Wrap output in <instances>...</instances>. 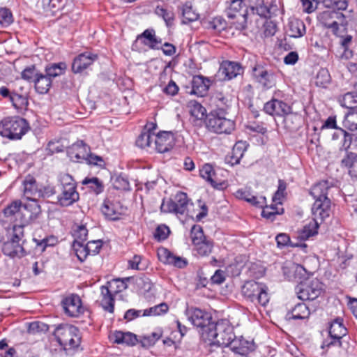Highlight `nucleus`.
<instances>
[{
	"mask_svg": "<svg viewBox=\"0 0 357 357\" xmlns=\"http://www.w3.org/2000/svg\"><path fill=\"white\" fill-rule=\"evenodd\" d=\"M327 181H322L314 185L310 191V195L315 199L312 207V220L305 225L298 231L297 238L306 241L310 237L317 234L319 224L330 215L331 200L328 198V191L330 189Z\"/></svg>",
	"mask_w": 357,
	"mask_h": 357,
	"instance_id": "nucleus-1",
	"label": "nucleus"
},
{
	"mask_svg": "<svg viewBox=\"0 0 357 357\" xmlns=\"http://www.w3.org/2000/svg\"><path fill=\"white\" fill-rule=\"evenodd\" d=\"M311 260H307L304 262V265L296 264L295 266V273L300 275L303 278H306L302 281L296 288L298 298L303 301H313L319 297L323 290V284L317 278L311 280L307 278L312 275L316 267H310L309 264ZM316 264V260H312Z\"/></svg>",
	"mask_w": 357,
	"mask_h": 357,
	"instance_id": "nucleus-2",
	"label": "nucleus"
},
{
	"mask_svg": "<svg viewBox=\"0 0 357 357\" xmlns=\"http://www.w3.org/2000/svg\"><path fill=\"white\" fill-rule=\"evenodd\" d=\"M234 328L227 319H220L213 322L207 333H203V340L210 345L226 347L231 343V340L235 337Z\"/></svg>",
	"mask_w": 357,
	"mask_h": 357,
	"instance_id": "nucleus-3",
	"label": "nucleus"
},
{
	"mask_svg": "<svg viewBox=\"0 0 357 357\" xmlns=\"http://www.w3.org/2000/svg\"><path fill=\"white\" fill-rule=\"evenodd\" d=\"M54 335L65 350L77 348L80 344L79 331L73 325H59L54 329Z\"/></svg>",
	"mask_w": 357,
	"mask_h": 357,
	"instance_id": "nucleus-4",
	"label": "nucleus"
},
{
	"mask_svg": "<svg viewBox=\"0 0 357 357\" xmlns=\"http://www.w3.org/2000/svg\"><path fill=\"white\" fill-rule=\"evenodd\" d=\"M28 129L26 121L18 116L7 117L0 122V135L11 139H21Z\"/></svg>",
	"mask_w": 357,
	"mask_h": 357,
	"instance_id": "nucleus-5",
	"label": "nucleus"
},
{
	"mask_svg": "<svg viewBox=\"0 0 357 357\" xmlns=\"http://www.w3.org/2000/svg\"><path fill=\"white\" fill-rule=\"evenodd\" d=\"M227 114L211 111L206 115L207 128L217 134H231L234 130L236 124L233 120L226 117Z\"/></svg>",
	"mask_w": 357,
	"mask_h": 357,
	"instance_id": "nucleus-6",
	"label": "nucleus"
},
{
	"mask_svg": "<svg viewBox=\"0 0 357 357\" xmlns=\"http://www.w3.org/2000/svg\"><path fill=\"white\" fill-rule=\"evenodd\" d=\"M241 291L243 295L255 304L265 306L269 301L267 287L262 283L248 281L242 287Z\"/></svg>",
	"mask_w": 357,
	"mask_h": 357,
	"instance_id": "nucleus-7",
	"label": "nucleus"
},
{
	"mask_svg": "<svg viewBox=\"0 0 357 357\" xmlns=\"http://www.w3.org/2000/svg\"><path fill=\"white\" fill-rule=\"evenodd\" d=\"M24 237V225H14L12 237L10 241L4 242L1 247L3 253L11 258L22 257L24 250L20 241Z\"/></svg>",
	"mask_w": 357,
	"mask_h": 357,
	"instance_id": "nucleus-8",
	"label": "nucleus"
},
{
	"mask_svg": "<svg viewBox=\"0 0 357 357\" xmlns=\"http://www.w3.org/2000/svg\"><path fill=\"white\" fill-rule=\"evenodd\" d=\"M185 314L192 325L199 328V332L203 340V333H207V329H210L213 324L211 316L208 312L193 307H188Z\"/></svg>",
	"mask_w": 357,
	"mask_h": 357,
	"instance_id": "nucleus-9",
	"label": "nucleus"
},
{
	"mask_svg": "<svg viewBox=\"0 0 357 357\" xmlns=\"http://www.w3.org/2000/svg\"><path fill=\"white\" fill-rule=\"evenodd\" d=\"M189 202L190 199L185 192H178L173 199L162 201L160 210L163 213L183 215L188 210Z\"/></svg>",
	"mask_w": 357,
	"mask_h": 357,
	"instance_id": "nucleus-10",
	"label": "nucleus"
},
{
	"mask_svg": "<svg viewBox=\"0 0 357 357\" xmlns=\"http://www.w3.org/2000/svg\"><path fill=\"white\" fill-rule=\"evenodd\" d=\"M252 76L263 91L269 90L276 85L277 77L275 73L262 65L257 64L253 67Z\"/></svg>",
	"mask_w": 357,
	"mask_h": 357,
	"instance_id": "nucleus-11",
	"label": "nucleus"
},
{
	"mask_svg": "<svg viewBox=\"0 0 357 357\" xmlns=\"http://www.w3.org/2000/svg\"><path fill=\"white\" fill-rule=\"evenodd\" d=\"M326 27L331 29L332 32L340 38L339 43L342 50V58L349 59L353 56V52L351 50L352 46L353 37L351 35L341 36L339 33V24L336 21L331 23H325Z\"/></svg>",
	"mask_w": 357,
	"mask_h": 357,
	"instance_id": "nucleus-12",
	"label": "nucleus"
},
{
	"mask_svg": "<svg viewBox=\"0 0 357 357\" xmlns=\"http://www.w3.org/2000/svg\"><path fill=\"white\" fill-rule=\"evenodd\" d=\"M61 305L64 312L70 317H77L84 312L80 297L71 294L62 300Z\"/></svg>",
	"mask_w": 357,
	"mask_h": 357,
	"instance_id": "nucleus-13",
	"label": "nucleus"
},
{
	"mask_svg": "<svg viewBox=\"0 0 357 357\" xmlns=\"http://www.w3.org/2000/svg\"><path fill=\"white\" fill-rule=\"evenodd\" d=\"M40 213L41 208L38 199H28V202L22 204V223L29 224L38 218Z\"/></svg>",
	"mask_w": 357,
	"mask_h": 357,
	"instance_id": "nucleus-14",
	"label": "nucleus"
},
{
	"mask_svg": "<svg viewBox=\"0 0 357 357\" xmlns=\"http://www.w3.org/2000/svg\"><path fill=\"white\" fill-rule=\"evenodd\" d=\"M291 107L286 102L273 98L270 101L265 103L264 111L271 116H284L290 113Z\"/></svg>",
	"mask_w": 357,
	"mask_h": 357,
	"instance_id": "nucleus-15",
	"label": "nucleus"
},
{
	"mask_svg": "<svg viewBox=\"0 0 357 357\" xmlns=\"http://www.w3.org/2000/svg\"><path fill=\"white\" fill-rule=\"evenodd\" d=\"M155 149L158 153H165L171 150L175 144L174 134L171 132H161L155 135Z\"/></svg>",
	"mask_w": 357,
	"mask_h": 357,
	"instance_id": "nucleus-16",
	"label": "nucleus"
},
{
	"mask_svg": "<svg viewBox=\"0 0 357 357\" xmlns=\"http://www.w3.org/2000/svg\"><path fill=\"white\" fill-rule=\"evenodd\" d=\"M243 73V70L238 63L229 61H223L218 70L219 75L222 76L225 81L231 80Z\"/></svg>",
	"mask_w": 357,
	"mask_h": 357,
	"instance_id": "nucleus-17",
	"label": "nucleus"
},
{
	"mask_svg": "<svg viewBox=\"0 0 357 357\" xmlns=\"http://www.w3.org/2000/svg\"><path fill=\"white\" fill-rule=\"evenodd\" d=\"M347 328L339 320H335L330 326L329 335L331 340L327 343V347L338 346L341 347V339L346 335Z\"/></svg>",
	"mask_w": 357,
	"mask_h": 357,
	"instance_id": "nucleus-18",
	"label": "nucleus"
},
{
	"mask_svg": "<svg viewBox=\"0 0 357 357\" xmlns=\"http://www.w3.org/2000/svg\"><path fill=\"white\" fill-rule=\"evenodd\" d=\"M79 199V194L75 188H61V192L56 197V204L62 207H67L77 202Z\"/></svg>",
	"mask_w": 357,
	"mask_h": 357,
	"instance_id": "nucleus-19",
	"label": "nucleus"
},
{
	"mask_svg": "<svg viewBox=\"0 0 357 357\" xmlns=\"http://www.w3.org/2000/svg\"><path fill=\"white\" fill-rule=\"evenodd\" d=\"M96 59L97 56L90 52L80 54L75 58L72 64V70L75 73H82L92 65Z\"/></svg>",
	"mask_w": 357,
	"mask_h": 357,
	"instance_id": "nucleus-20",
	"label": "nucleus"
},
{
	"mask_svg": "<svg viewBox=\"0 0 357 357\" xmlns=\"http://www.w3.org/2000/svg\"><path fill=\"white\" fill-rule=\"evenodd\" d=\"M140 42L152 50H159L162 39L155 35L153 29H146L137 38L136 43Z\"/></svg>",
	"mask_w": 357,
	"mask_h": 357,
	"instance_id": "nucleus-21",
	"label": "nucleus"
},
{
	"mask_svg": "<svg viewBox=\"0 0 357 357\" xmlns=\"http://www.w3.org/2000/svg\"><path fill=\"white\" fill-rule=\"evenodd\" d=\"M210 105L213 107L211 111L227 114V110L229 107V100L222 92L215 91L210 98Z\"/></svg>",
	"mask_w": 357,
	"mask_h": 357,
	"instance_id": "nucleus-22",
	"label": "nucleus"
},
{
	"mask_svg": "<svg viewBox=\"0 0 357 357\" xmlns=\"http://www.w3.org/2000/svg\"><path fill=\"white\" fill-rule=\"evenodd\" d=\"M158 256L162 263L173 265L177 268H182L187 265V261L183 258L174 256L166 248L159 249Z\"/></svg>",
	"mask_w": 357,
	"mask_h": 357,
	"instance_id": "nucleus-23",
	"label": "nucleus"
},
{
	"mask_svg": "<svg viewBox=\"0 0 357 357\" xmlns=\"http://www.w3.org/2000/svg\"><path fill=\"white\" fill-rule=\"evenodd\" d=\"M211 82L209 78L203 75H195L192 80V93L197 96H204L211 86Z\"/></svg>",
	"mask_w": 357,
	"mask_h": 357,
	"instance_id": "nucleus-24",
	"label": "nucleus"
},
{
	"mask_svg": "<svg viewBox=\"0 0 357 357\" xmlns=\"http://www.w3.org/2000/svg\"><path fill=\"white\" fill-rule=\"evenodd\" d=\"M227 347H230L231 350L234 353L245 356L252 350V344L249 341L243 338V337L237 338L235 336L234 339L231 340V343Z\"/></svg>",
	"mask_w": 357,
	"mask_h": 357,
	"instance_id": "nucleus-25",
	"label": "nucleus"
},
{
	"mask_svg": "<svg viewBox=\"0 0 357 357\" xmlns=\"http://www.w3.org/2000/svg\"><path fill=\"white\" fill-rule=\"evenodd\" d=\"M23 183L24 195L27 199H38L40 198V188L38 187L33 177L31 176L26 177Z\"/></svg>",
	"mask_w": 357,
	"mask_h": 357,
	"instance_id": "nucleus-26",
	"label": "nucleus"
},
{
	"mask_svg": "<svg viewBox=\"0 0 357 357\" xmlns=\"http://www.w3.org/2000/svg\"><path fill=\"white\" fill-rule=\"evenodd\" d=\"M246 149L247 145L245 142H236L234 146L231 153L227 155V162L231 164V165L238 164L240 162L241 159L243 158Z\"/></svg>",
	"mask_w": 357,
	"mask_h": 357,
	"instance_id": "nucleus-27",
	"label": "nucleus"
},
{
	"mask_svg": "<svg viewBox=\"0 0 357 357\" xmlns=\"http://www.w3.org/2000/svg\"><path fill=\"white\" fill-rule=\"evenodd\" d=\"M342 165L348 169L349 176L357 181V153L349 152L341 161Z\"/></svg>",
	"mask_w": 357,
	"mask_h": 357,
	"instance_id": "nucleus-28",
	"label": "nucleus"
},
{
	"mask_svg": "<svg viewBox=\"0 0 357 357\" xmlns=\"http://www.w3.org/2000/svg\"><path fill=\"white\" fill-rule=\"evenodd\" d=\"M52 80L45 74L39 73L36 75L33 79V83L36 91L40 94H45L48 92L52 85Z\"/></svg>",
	"mask_w": 357,
	"mask_h": 357,
	"instance_id": "nucleus-29",
	"label": "nucleus"
},
{
	"mask_svg": "<svg viewBox=\"0 0 357 357\" xmlns=\"http://www.w3.org/2000/svg\"><path fill=\"white\" fill-rule=\"evenodd\" d=\"M243 8L242 0H232L227 10V15L228 17L231 19L238 17L245 18L248 15V10H243Z\"/></svg>",
	"mask_w": 357,
	"mask_h": 357,
	"instance_id": "nucleus-30",
	"label": "nucleus"
},
{
	"mask_svg": "<svg viewBox=\"0 0 357 357\" xmlns=\"http://www.w3.org/2000/svg\"><path fill=\"white\" fill-rule=\"evenodd\" d=\"M248 3V8L255 14L266 17L269 14V9L264 5V0H245Z\"/></svg>",
	"mask_w": 357,
	"mask_h": 357,
	"instance_id": "nucleus-31",
	"label": "nucleus"
},
{
	"mask_svg": "<svg viewBox=\"0 0 357 357\" xmlns=\"http://www.w3.org/2000/svg\"><path fill=\"white\" fill-rule=\"evenodd\" d=\"M101 306L105 311L112 313L114 310V298L107 287H101Z\"/></svg>",
	"mask_w": 357,
	"mask_h": 357,
	"instance_id": "nucleus-32",
	"label": "nucleus"
},
{
	"mask_svg": "<svg viewBox=\"0 0 357 357\" xmlns=\"http://www.w3.org/2000/svg\"><path fill=\"white\" fill-rule=\"evenodd\" d=\"M284 125L290 132L296 131L301 124V116L291 111L284 116Z\"/></svg>",
	"mask_w": 357,
	"mask_h": 357,
	"instance_id": "nucleus-33",
	"label": "nucleus"
},
{
	"mask_svg": "<svg viewBox=\"0 0 357 357\" xmlns=\"http://www.w3.org/2000/svg\"><path fill=\"white\" fill-rule=\"evenodd\" d=\"M89 147L83 142V141L78 142L74 144L70 150L71 158H75L77 160H85L88 155Z\"/></svg>",
	"mask_w": 357,
	"mask_h": 357,
	"instance_id": "nucleus-34",
	"label": "nucleus"
},
{
	"mask_svg": "<svg viewBox=\"0 0 357 357\" xmlns=\"http://www.w3.org/2000/svg\"><path fill=\"white\" fill-rule=\"evenodd\" d=\"M310 313L308 307L303 303H299L287 314V316L289 319H304L309 317Z\"/></svg>",
	"mask_w": 357,
	"mask_h": 357,
	"instance_id": "nucleus-35",
	"label": "nucleus"
},
{
	"mask_svg": "<svg viewBox=\"0 0 357 357\" xmlns=\"http://www.w3.org/2000/svg\"><path fill=\"white\" fill-rule=\"evenodd\" d=\"M289 36L291 38H300L305 34L306 28L303 22L294 20L289 23Z\"/></svg>",
	"mask_w": 357,
	"mask_h": 357,
	"instance_id": "nucleus-36",
	"label": "nucleus"
},
{
	"mask_svg": "<svg viewBox=\"0 0 357 357\" xmlns=\"http://www.w3.org/2000/svg\"><path fill=\"white\" fill-rule=\"evenodd\" d=\"M102 212L104 215L112 220H117L121 212L119 211L118 205L109 201H105L102 207Z\"/></svg>",
	"mask_w": 357,
	"mask_h": 357,
	"instance_id": "nucleus-37",
	"label": "nucleus"
},
{
	"mask_svg": "<svg viewBox=\"0 0 357 357\" xmlns=\"http://www.w3.org/2000/svg\"><path fill=\"white\" fill-rule=\"evenodd\" d=\"M82 183L96 195H99L104 190L102 181L97 177H86L82 181Z\"/></svg>",
	"mask_w": 357,
	"mask_h": 357,
	"instance_id": "nucleus-38",
	"label": "nucleus"
},
{
	"mask_svg": "<svg viewBox=\"0 0 357 357\" xmlns=\"http://www.w3.org/2000/svg\"><path fill=\"white\" fill-rule=\"evenodd\" d=\"M341 106L347 108L349 111H356L357 108V93H346L342 98L340 99Z\"/></svg>",
	"mask_w": 357,
	"mask_h": 357,
	"instance_id": "nucleus-39",
	"label": "nucleus"
},
{
	"mask_svg": "<svg viewBox=\"0 0 357 357\" xmlns=\"http://www.w3.org/2000/svg\"><path fill=\"white\" fill-rule=\"evenodd\" d=\"M40 3L45 12L54 15L63 6V0H40Z\"/></svg>",
	"mask_w": 357,
	"mask_h": 357,
	"instance_id": "nucleus-40",
	"label": "nucleus"
},
{
	"mask_svg": "<svg viewBox=\"0 0 357 357\" xmlns=\"http://www.w3.org/2000/svg\"><path fill=\"white\" fill-rule=\"evenodd\" d=\"M3 213L6 217L17 218V216L22 215V202L20 200H15L12 202L3 210ZM22 216H20L21 218Z\"/></svg>",
	"mask_w": 357,
	"mask_h": 357,
	"instance_id": "nucleus-41",
	"label": "nucleus"
},
{
	"mask_svg": "<svg viewBox=\"0 0 357 357\" xmlns=\"http://www.w3.org/2000/svg\"><path fill=\"white\" fill-rule=\"evenodd\" d=\"M66 68V66L65 63L63 62L52 63L50 66H46L45 75L52 80V78L62 75L64 73Z\"/></svg>",
	"mask_w": 357,
	"mask_h": 357,
	"instance_id": "nucleus-42",
	"label": "nucleus"
},
{
	"mask_svg": "<svg viewBox=\"0 0 357 357\" xmlns=\"http://www.w3.org/2000/svg\"><path fill=\"white\" fill-rule=\"evenodd\" d=\"M343 126L350 131L357 132V111H349L345 114Z\"/></svg>",
	"mask_w": 357,
	"mask_h": 357,
	"instance_id": "nucleus-43",
	"label": "nucleus"
},
{
	"mask_svg": "<svg viewBox=\"0 0 357 357\" xmlns=\"http://www.w3.org/2000/svg\"><path fill=\"white\" fill-rule=\"evenodd\" d=\"M13 106L18 111L26 110L28 106V99L26 96L13 93L10 100Z\"/></svg>",
	"mask_w": 357,
	"mask_h": 357,
	"instance_id": "nucleus-44",
	"label": "nucleus"
},
{
	"mask_svg": "<svg viewBox=\"0 0 357 357\" xmlns=\"http://www.w3.org/2000/svg\"><path fill=\"white\" fill-rule=\"evenodd\" d=\"M155 133L151 132H142L136 140V145L142 149L151 146V143L154 140Z\"/></svg>",
	"mask_w": 357,
	"mask_h": 357,
	"instance_id": "nucleus-45",
	"label": "nucleus"
},
{
	"mask_svg": "<svg viewBox=\"0 0 357 357\" xmlns=\"http://www.w3.org/2000/svg\"><path fill=\"white\" fill-rule=\"evenodd\" d=\"M155 13L164 20L167 26H169L173 24L174 15L171 9L158 6L155 8Z\"/></svg>",
	"mask_w": 357,
	"mask_h": 357,
	"instance_id": "nucleus-46",
	"label": "nucleus"
},
{
	"mask_svg": "<svg viewBox=\"0 0 357 357\" xmlns=\"http://www.w3.org/2000/svg\"><path fill=\"white\" fill-rule=\"evenodd\" d=\"M169 307L166 303H162L143 310L142 316H159L167 312Z\"/></svg>",
	"mask_w": 357,
	"mask_h": 357,
	"instance_id": "nucleus-47",
	"label": "nucleus"
},
{
	"mask_svg": "<svg viewBox=\"0 0 357 357\" xmlns=\"http://www.w3.org/2000/svg\"><path fill=\"white\" fill-rule=\"evenodd\" d=\"M188 107L191 115L197 119H202L206 116V109L197 101H190Z\"/></svg>",
	"mask_w": 357,
	"mask_h": 357,
	"instance_id": "nucleus-48",
	"label": "nucleus"
},
{
	"mask_svg": "<svg viewBox=\"0 0 357 357\" xmlns=\"http://www.w3.org/2000/svg\"><path fill=\"white\" fill-rule=\"evenodd\" d=\"M324 7L344 10L348 6L347 0H319Z\"/></svg>",
	"mask_w": 357,
	"mask_h": 357,
	"instance_id": "nucleus-49",
	"label": "nucleus"
},
{
	"mask_svg": "<svg viewBox=\"0 0 357 357\" xmlns=\"http://www.w3.org/2000/svg\"><path fill=\"white\" fill-rule=\"evenodd\" d=\"M331 82V75L326 68H321L317 74L315 83L317 86L326 87Z\"/></svg>",
	"mask_w": 357,
	"mask_h": 357,
	"instance_id": "nucleus-50",
	"label": "nucleus"
},
{
	"mask_svg": "<svg viewBox=\"0 0 357 357\" xmlns=\"http://www.w3.org/2000/svg\"><path fill=\"white\" fill-rule=\"evenodd\" d=\"M190 237L195 246L206 240L204 235L203 229L199 225H194L191 228Z\"/></svg>",
	"mask_w": 357,
	"mask_h": 357,
	"instance_id": "nucleus-51",
	"label": "nucleus"
},
{
	"mask_svg": "<svg viewBox=\"0 0 357 357\" xmlns=\"http://www.w3.org/2000/svg\"><path fill=\"white\" fill-rule=\"evenodd\" d=\"M183 23L187 24L197 20L198 15L192 10V6L185 4L182 8Z\"/></svg>",
	"mask_w": 357,
	"mask_h": 357,
	"instance_id": "nucleus-52",
	"label": "nucleus"
},
{
	"mask_svg": "<svg viewBox=\"0 0 357 357\" xmlns=\"http://www.w3.org/2000/svg\"><path fill=\"white\" fill-rule=\"evenodd\" d=\"M13 22V16L10 9L7 8H0V24L3 27H7Z\"/></svg>",
	"mask_w": 357,
	"mask_h": 357,
	"instance_id": "nucleus-53",
	"label": "nucleus"
},
{
	"mask_svg": "<svg viewBox=\"0 0 357 357\" xmlns=\"http://www.w3.org/2000/svg\"><path fill=\"white\" fill-rule=\"evenodd\" d=\"M215 174L213 167L209 164H205L200 169V176L212 185H215L216 182L213 180V176Z\"/></svg>",
	"mask_w": 357,
	"mask_h": 357,
	"instance_id": "nucleus-54",
	"label": "nucleus"
},
{
	"mask_svg": "<svg viewBox=\"0 0 357 357\" xmlns=\"http://www.w3.org/2000/svg\"><path fill=\"white\" fill-rule=\"evenodd\" d=\"M284 209L282 208L281 211L278 210V207L274 205L270 206H266L263 208L261 215L271 220H273L275 215L283 213Z\"/></svg>",
	"mask_w": 357,
	"mask_h": 357,
	"instance_id": "nucleus-55",
	"label": "nucleus"
},
{
	"mask_svg": "<svg viewBox=\"0 0 357 357\" xmlns=\"http://www.w3.org/2000/svg\"><path fill=\"white\" fill-rule=\"evenodd\" d=\"M88 230L84 225L78 226L74 231L75 240L73 243H84L86 240Z\"/></svg>",
	"mask_w": 357,
	"mask_h": 357,
	"instance_id": "nucleus-56",
	"label": "nucleus"
},
{
	"mask_svg": "<svg viewBox=\"0 0 357 357\" xmlns=\"http://www.w3.org/2000/svg\"><path fill=\"white\" fill-rule=\"evenodd\" d=\"M113 186L116 190H130V183L127 178L120 175L116 177L113 181Z\"/></svg>",
	"mask_w": 357,
	"mask_h": 357,
	"instance_id": "nucleus-57",
	"label": "nucleus"
},
{
	"mask_svg": "<svg viewBox=\"0 0 357 357\" xmlns=\"http://www.w3.org/2000/svg\"><path fill=\"white\" fill-rule=\"evenodd\" d=\"M197 254L201 256L208 255L212 250L213 244L209 241H204L195 245Z\"/></svg>",
	"mask_w": 357,
	"mask_h": 357,
	"instance_id": "nucleus-58",
	"label": "nucleus"
},
{
	"mask_svg": "<svg viewBox=\"0 0 357 357\" xmlns=\"http://www.w3.org/2000/svg\"><path fill=\"white\" fill-rule=\"evenodd\" d=\"M61 188H75L76 182L69 174H61L59 176Z\"/></svg>",
	"mask_w": 357,
	"mask_h": 357,
	"instance_id": "nucleus-59",
	"label": "nucleus"
},
{
	"mask_svg": "<svg viewBox=\"0 0 357 357\" xmlns=\"http://www.w3.org/2000/svg\"><path fill=\"white\" fill-rule=\"evenodd\" d=\"M73 249L75 254L80 261H84L86 257L89 255L86 245L84 243H73Z\"/></svg>",
	"mask_w": 357,
	"mask_h": 357,
	"instance_id": "nucleus-60",
	"label": "nucleus"
},
{
	"mask_svg": "<svg viewBox=\"0 0 357 357\" xmlns=\"http://www.w3.org/2000/svg\"><path fill=\"white\" fill-rule=\"evenodd\" d=\"M170 233L169 228L165 225L158 226L154 232V237L158 241H164L169 236Z\"/></svg>",
	"mask_w": 357,
	"mask_h": 357,
	"instance_id": "nucleus-61",
	"label": "nucleus"
},
{
	"mask_svg": "<svg viewBox=\"0 0 357 357\" xmlns=\"http://www.w3.org/2000/svg\"><path fill=\"white\" fill-rule=\"evenodd\" d=\"M36 71V67L34 66H31L26 68L21 74L22 78L28 82H33V79L36 77V75L38 74Z\"/></svg>",
	"mask_w": 357,
	"mask_h": 357,
	"instance_id": "nucleus-62",
	"label": "nucleus"
},
{
	"mask_svg": "<svg viewBox=\"0 0 357 357\" xmlns=\"http://www.w3.org/2000/svg\"><path fill=\"white\" fill-rule=\"evenodd\" d=\"M247 202L255 207L263 208L266 204V197L264 196H255L252 193L250 197L247 199Z\"/></svg>",
	"mask_w": 357,
	"mask_h": 357,
	"instance_id": "nucleus-63",
	"label": "nucleus"
},
{
	"mask_svg": "<svg viewBox=\"0 0 357 357\" xmlns=\"http://www.w3.org/2000/svg\"><path fill=\"white\" fill-rule=\"evenodd\" d=\"M86 250L89 255H95L99 252L100 249L102 247V241L100 240L97 241H89L86 244Z\"/></svg>",
	"mask_w": 357,
	"mask_h": 357,
	"instance_id": "nucleus-64",
	"label": "nucleus"
}]
</instances>
